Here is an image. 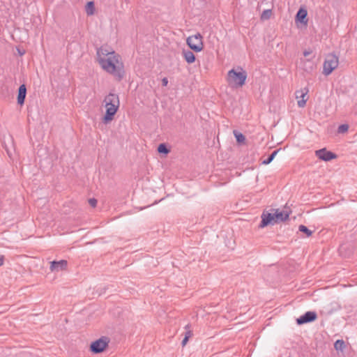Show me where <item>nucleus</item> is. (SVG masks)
Returning <instances> with one entry per match:
<instances>
[{"instance_id":"obj_32","label":"nucleus","mask_w":357,"mask_h":357,"mask_svg":"<svg viewBox=\"0 0 357 357\" xmlns=\"http://www.w3.org/2000/svg\"><path fill=\"white\" fill-rule=\"evenodd\" d=\"M185 335H187V336H189V337H190V336L191 335V332H190V331H188V332H186Z\"/></svg>"},{"instance_id":"obj_26","label":"nucleus","mask_w":357,"mask_h":357,"mask_svg":"<svg viewBox=\"0 0 357 357\" xmlns=\"http://www.w3.org/2000/svg\"><path fill=\"white\" fill-rule=\"evenodd\" d=\"M89 203L92 207H96L97 205V200L95 198H91L89 199Z\"/></svg>"},{"instance_id":"obj_15","label":"nucleus","mask_w":357,"mask_h":357,"mask_svg":"<svg viewBox=\"0 0 357 357\" xmlns=\"http://www.w3.org/2000/svg\"><path fill=\"white\" fill-rule=\"evenodd\" d=\"M275 222H282L289 218V213L284 211H280L278 209L273 213Z\"/></svg>"},{"instance_id":"obj_3","label":"nucleus","mask_w":357,"mask_h":357,"mask_svg":"<svg viewBox=\"0 0 357 357\" xmlns=\"http://www.w3.org/2000/svg\"><path fill=\"white\" fill-rule=\"evenodd\" d=\"M247 73L245 71H236L235 68H231L227 73V82L232 87L242 86L246 80Z\"/></svg>"},{"instance_id":"obj_8","label":"nucleus","mask_w":357,"mask_h":357,"mask_svg":"<svg viewBox=\"0 0 357 357\" xmlns=\"http://www.w3.org/2000/svg\"><path fill=\"white\" fill-rule=\"evenodd\" d=\"M261 221L259 224L260 228H264L268 225H273L275 223V217L273 213L263 212L261 214Z\"/></svg>"},{"instance_id":"obj_20","label":"nucleus","mask_w":357,"mask_h":357,"mask_svg":"<svg viewBox=\"0 0 357 357\" xmlns=\"http://www.w3.org/2000/svg\"><path fill=\"white\" fill-rule=\"evenodd\" d=\"M158 151L160 153H163L167 155L169 153V149L167 148L165 144H160L158 146Z\"/></svg>"},{"instance_id":"obj_18","label":"nucleus","mask_w":357,"mask_h":357,"mask_svg":"<svg viewBox=\"0 0 357 357\" xmlns=\"http://www.w3.org/2000/svg\"><path fill=\"white\" fill-rule=\"evenodd\" d=\"M95 6L93 1L87 2L86 5V13L88 15H91L94 13Z\"/></svg>"},{"instance_id":"obj_12","label":"nucleus","mask_w":357,"mask_h":357,"mask_svg":"<svg viewBox=\"0 0 357 357\" xmlns=\"http://www.w3.org/2000/svg\"><path fill=\"white\" fill-rule=\"evenodd\" d=\"M307 92L308 89L306 88H305L303 90L297 91L296 92V98H301V100H298V106L299 107H303L305 105L307 99H305V97Z\"/></svg>"},{"instance_id":"obj_25","label":"nucleus","mask_w":357,"mask_h":357,"mask_svg":"<svg viewBox=\"0 0 357 357\" xmlns=\"http://www.w3.org/2000/svg\"><path fill=\"white\" fill-rule=\"evenodd\" d=\"M344 344V342L343 340H338L335 343V347L336 348V349H338V348L341 349Z\"/></svg>"},{"instance_id":"obj_31","label":"nucleus","mask_w":357,"mask_h":357,"mask_svg":"<svg viewBox=\"0 0 357 357\" xmlns=\"http://www.w3.org/2000/svg\"><path fill=\"white\" fill-rule=\"evenodd\" d=\"M310 54H311V52H310V51H305V52H303V54H304V56H308V55H310Z\"/></svg>"},{"instance_id":"obj_29","label":"nucleus","mask_w":357,"mask_h":357,"mask_svg":"<svg viewBox=\"0 0 357 357\" xmlns=\"http://www.w3.org/2000/svg\"><path fill=\"white\" fill-rule=\"evenodd\" d=\"M168 84V79L167 77H164L162 79V84L163 86H166Z\"/></svg>"},{"instance_id":"obj_11","label":"nucleus","mask_w":357,"mask_h":357,"mask_svg":"<svg viewBox=\"0 0 357 357\" xmlns=\"http://www.w3.org/2000/svg\"><path fill=\"white\" fill-rule=\"evenodd\" d=\"M117 81H121L125 75L124 68H103Z\"/></svg>"},{"instance_id":"obj_2","label":"nucleus","mask_w":357,"mask_h":357,"mask_svg":"<svg viewBox=\"0 0 357 357\" xmlns=\"http://www.w3.org/2000/svg\"><path fill=\"white\" fill-rule=\"evenodd\" d=\"M103 102L106 107V112L103 116L102 121L104 123H108L113 120L114 115L117 112L120 106V100L117 94L109 93L105 98Z\"/></svg>"},{"instance_id":"obj_7","label":"nucleus","mask_w":357,"mask_h":357,"mask_svg":"<svg viewBox=\"0 0 357 357\" xmlns=\"http://www.w3.org/2000/svg\"><path fill=\"white\" fill-rule=\"evenodd\" d=\"M315 155L320 160L326 162L337 158V155L335 153L330 151H327L325 148L316 151Z\"/></svg>"},{"instance_id":"obj_24","label":"nucleus","mask_w":357,"mask_h":357,"mask_svg":"<svg viewBox=\"0 0 357 357\" xmlns=\"http://www.w3.org/2000/svg\"><path fill=\"white\" fill-rule=\"evenodd\" d=\"M335 68H323V72L322 73L325 75V76H328L329 75H331L332 73V72L335 70Z\"/></svg>"},{"instance_id":"obj_10","label":"nucleus","mask_w":357,"mask_h":357,"mask_svg":"<svg viewBox=\"0 0 357 357\" xmlns=\"http://www.w3.org/2000/svg\"><path fill=\"white\" fill-rule=\"evenodd\" d=\"M339 59L336 54H328L324 61L323 67H338Z\"/></svg>"},{"instance_id":"obj_9","label":"nucleus","mask_w":357,"mask_h":357,"mask_svg":"<svg viewBox=\"0 0 357 357\" xmlns=\"http://www.w3.org/2000/svg\"><path fill=\"white\" fill-rule=\"evenodd\" d=\"M68 266V261L64 259L60 261H53L50 264V270L52 272H59L66 269Z\"/></svg>"},{"instance_id":"obj_22","label":"nucleus","mask_w":357,"mask_h":357,"mask_svg":"<svg viewBox=\"0 0 357 357\" xmlns=\"http://www.w3.org/2000/svg\"><path fill=\"white\" fill-rule=\"evenodd\" d=\"M234 135L236 137L237 142H238V143H242L245 140V136L242 133H241L236 130L234 131Z\"/></svg>"},{"instance_id":"obj_28","label":"nucleus","mask_w":357,"mask_h":357,"mask_svg":"<svg viewBox=\"0 0 357 357\" xmlns=\"http://www.w3.org/2000/svg\"><path fill=\"white\" fill-rule=\"evenodd\" d=\"M188 339H189V336H187V335H185V337L183 339V340L181 342V344L183 347H184L186 344V343L188 341Z\"/></svg>"},{"instance_id":"obj_5","label":"nucleus","mask_w":357,"mask_h":357,"mask_svg":"<svg viewBox=\"0 0 357 357\" xmlns=\"http://www.w3.org/2000/svg\"><path fill=\"white\" fill-rule=\"evenodd\" d=\"M108 339L106 337H102L98 340L91 342L90 349L93 354H100L102 352L108 345Z\"/></svg>"},{"instance_id":"obj_30","label":"nucleus","mask_w":357,"mask_h":357,"mask_svg":"<svg viewBox=\"0 0 357 357\" xmlns=\"http://www.w3.org/2000/svg\"><path fill=\"white\" fill-rule=\"evenodd\" d=\"M5 261V257L3 255H0V266L3 265Z\"/></svg>"},{"instance_id":"obj_6","label":"nucleus","mask_w":357,"mask_h":357,"mask_svg":"<svg viewBox=\"0 0 357 357\" xmlns=\"http://www.w3.org/2000/svg\"><path fill=\"white\" fill-rule=\"evenodd\" d=\"M317 319V314L314 311H307L304 314L296 319V324L298 325H303L305 324L310 323Z\"/></svg>"},{"instance_id":"obj_1","label":"nucleus","mask_w":357,"mask_h":357,"mask_svg":"<svg viewBox=\"0 0 357 357\" xmlns=\"http://www.w3.org/2000/svg\"><path fill=\"white\" fill-rule=\"evenodd\" d=\"M97 56L101 67H119L123 66L121 56L107 45H102L97 50Z\"/></svg>"},{"instance_id":"obj_23","label":"nucleus","mask_w":357,"mask_h":357,"mask_svg":"<svg viewBox=\"0 0 357 357\" xmlns=\"http://www.w3.org/2000/svg\"><path fill=\"white\" fill-rule=\"evenodd\" d=\"M349 129V126L347 124H342L339 126L337 128V132L339 133H344L346 132Z\"/></svg>"},{"instance_id":"obj_4","label":"nucleus","mask_w":357,"mask_h":357,"mask_svg":"<svg viewBox=\"0 0 357 357\" xmlns=\"http://www.w3.org/2000/svg\"><path fill=\"white\" fill-rule=\"evenodd\" d=\"M186 42L189 47L196 52L202 51L204 47L202 36L200 33L189 36Z\"/></svg>"},{"instance_id":"obj_14","label":"nucleus","mask_w":357,"mask_h":357,"mask_svg":"<svg viewBox=\"0 0 357 357\" xmlns=\"http://www.w3.org/2000/svg\"><path fill=\"white\" fill-rule=\"evenodd\" d=\"M307 10L303 8H300L296 13V20L305 24L307 22Z\"/></svg>"},{"instance_id":"obj_27","label":"nucleus","mask_w":357,"mask_h":357,"mask_svg":"<svg viewBox=\"0 0 357 357\" xmlns=\"http://www.w3.org/2000/svg\"><path fill=\"white\" fill-rule=\"evenodd\" d=\"M17 54L20 55V56H22L25 54V50L22 47H17Z\"/></svg>"},{"instance_id":"obj_21","label":"nucleus","mask_w":357,"mask_h":357,"mask_svg":"<svg viewBox=\"0 0 357 357\" xmlns=\"http://www.w3.org/2000/svg\"><path fill=\"white\" fill-rule=\"evenodd\" d=\"M298 231L306 234L307 237L312 234V231L310 230L306 226L301 225L298 227Z\"/></svg>"},{"instance_id":"obj_13","label":"nucleus","mask_w":357,"mask_h":357,"mask_svg":"<svg viewBox=\"0 0 357 357\" xmlns=\"http://www.w3.org/2000/svg\"><path fill=\"white\" fill-rule=\"evenodd\" d=\"M26 95V88L24 84L20 86L17 95V103L22 105L24 102Z\"/></svg>"},{"instance_id":"obj_17","label":"nucleus","mask_w":357,"mask_h":357,"mask_svg":"<svg viewBox=\"0 0 357 357\" xmlns=\"http://www.w3.org/2000/svg\"><path fill=\"white\" fill-rule=\"evenodd\" d=\"M272 15H273L272 9L264 10L261 15L260 19L262 21L268 20L271 17Z\"/></svg>"},{"instance_id":"obj_19","label":"nucleus","mask_w":357,"mask_h":357,"mask_svg":"<svg viewBox=\"0 0 357 357\" xmlns=\"http://www.w3.org/2000/svg\"><path fill=\"white\" fill-rule=\"evenodd\" d=\"M279 151H280V149H277V150L274 151L271 155H268V157L266 160H264L262 162V164H264V165L270 164L273 160V159L275 158V157L276 156V155L278 154V153Z\"/></svg>"},{"instance_id":"obj_16","label":"nucleus","mask_w":357,"mask_h":357,"mask_svg":"<svg viewBox=\"0 0 357 357\" xmlns=\"http://www.w3.org/2000/svg\"><path fill=\"white\" fill-rule=\"evenodd\" d=\"M183 56L185 59V60L188 63H191L195 61V54L190 50H183L182 52Z\"/></svg>"}]
</instances>
